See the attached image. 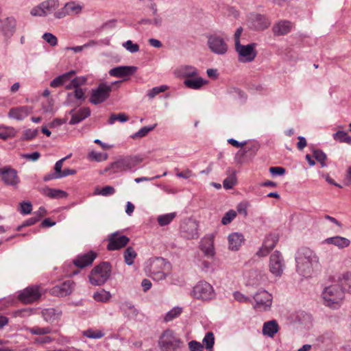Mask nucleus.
I'll return each mask as SVG.
<instances>
[{"instance_id":"nucleus-1","label":"nucleus","mask_w":351,"mask_h":351,"mask_svg":"<svg viewBox=\"0 0 351 351\" xmlns=\"http://www.w3.org/2000/svg\"><path fill=\"white\" fill-rule=\"evenodd\" d=\"M296 271L306 278L317 276L322 271L319 258L315 252L308 247H302L295 254Z\"/></svg>"},{"instance_id":"nucleus-2","label":"nucleus","mask_w":351,"mask_h":351,"mask_svg":"<svg viewBox=\"0 0 351 351\" xmlns=\"http://www.w3.org/2000/svg\"><path fill=\"white\" fill-rule=\"evenodd\" d=\"M160 351H182L184 347V341L172 330H165L158 339Z\"/></svg>"},{"instance_id":"nucleus-3","label":"nucleus","mask_w":351,"mask_h":351,"mask_svg":"<svg viewBox=\"0 0 351 351\" xmlns=\"http://www.w3.org/2000/svg\"><path fill=\"white\" fill-rule=\"evenodd\" d=\"M324 304L331 308H339L345 298L343 291L338 285H332L324 288L322 293Z\"/></svg>"},{"instance_id":"nucleus-4","label":"nucleus","mask_w":351,"mask_h":351,"mask_svg":"<svg viewBox=\"0 0 351 351\" xmlns=\"http://www.w3.org/2000/svg\"><path fill=\"white\" fill-rule=\"evenodd\" d=\"M143 159L138 156H127L119 158L104 169V172L111 171L119 173L122 171H134L136 167L142 162Z\"/></svg>"},{"instance_id":"nucleus-5","label":"nucleus","mask_w":351,"mask_h":351,"mask_svg":"<svg viewBox=\"0 0 351 351\" xmlns=\"http://www.w3.org/2000/svg\"><path fill=\"white\" fill-rule=\"evenodd\" d=\"M111 269V265L108 262H102L95 266L88 276L90 284L95 286L104 285L110 276Z\"/></svg>"},{"instance_id":"nucleus-6","label":"nucleus","mask_w":351,"mask_h":351,"mask_svg":"<svg viewBox=\"0 0 351 351\" xmlns=\"http://www.w3.org/2000/svg\"><path fill=\"white\" fill-rule=\"evenodd\" d=\"M169 266L168 263L161 257L152 258L148 262L147 269L152 278L155 280H164L167 275L165 269Z\"/></svg>"},{"instance_id":"nucleus-7","label":"nucleus","mask_w":351,"mask_h":351,"mask_svg":"<svg viewBox=\"0 0 351 351\" xmlns=\"http://www.w3.org/2000/svg\"><path fill=\"white\" fill-rule=\"evenodd\" d=\"M257 44L251 43L247 45L238 43L234 46L235 51L237 53L238 60L242 63H249L253 62L257 56L256 50Z\"/></svg>"},{"instance_id":"nucleus-8","label":"nucleus","mask_w":351,"mask_h":351,"mask_svg":"<svg viewBox=\"0 0 351 351\" xmlns=\"http://www.w3.org/2000/svg\"><path fill=\"white\" fill-rule=\"evenodd\" d=\"M207 46L210 51L217 55H224L228 49L226 39L219 34H211L206 36Z\"/></svg>"},{"instance_id":"nucleus-9","label":"nucleus","mask_w":351,"mask_h":351,"mask_svg":"<svg viewBox=\"0 0 351 351\" xmlns=\"http://www.w3.org/2000/svg\"><path fill=\"white\" fill-rule=\"evenodd\" d=\"M193 296L202 300H211L215 297L214 289L206 281L199 282L193 289Z\"/></svg>"},{"instance_id":"nucleus-10","label":"nucleus","mask_w":351,"mask_h":351,"mask_svg":"<svg viewBox=\"0 0 351 351\" xmlns=\"http://www.w3.org/2000/svg\"><path fill=\"white\" fill-rule=\"evenodd\" d=\"M111 91L112 84L101 83L97 88L92 90L90 102L95 105L103 103L109 97Z\"/></svg>"},{"instance_id":"nucleus-11","label":"nucleus","mask_w":351,"mask_h":351,"mask_svg":"<svg viewBox=\"0 0 351 351\" xmlns=\"http://www.w3.org/2000/svg\"><path fill=\"white\" fill-rule=\"evenodd\" d=\"M253 298L255 301L254 308L258 311H267L272 304L273 297L268 291L262 289L256 292Z\"/></svg>"},{"instance_id":"nucleus-12","label":"nucleus","mask_w":351,"mask_h":351,"mask_svg":"<svg viewBox=\"0 0 351 351\" xmlns=\"http://www.w3.org/2000/svg\"><path fill=\"white\" fill-rule=\"evenodd\" d=\"M58 7V0H46L32 8L30 13L34 16H46L54 12Z\"/></svg>"},{"instance_id":"nucleus-13","label":"nucleus","mask_w":351,"mask_h":351,"mask_svg":"<svg viewBox=\"0 0 351 351\" xmlns=\"http://www.w3.org/2000/svg\"><path fill=\"white\" fill-rule=\"evenodd\" d=\"M285 264L283 256L279 251H275L269 258V271L276 277H280L283 273Z\"/></svg>"},{"instance_id":"nucleus-14","label":"nucleus","mask_w":351,"mask_h":351,"mask_svg":"<svg viewBox=\"0 0 351 351\" xmlns=\"http://www.w3.org/2000/svg\"><path fill=\"white\" fill-rule=\"evenodd\" d=\"M41 295L39 286H29L21 291L19 295V299L25 304H31L38 300Z\"/></svg>"},{"instance_id":"nucleus-15","label":"nucleus","mask_w":351,"mask_h":351,"mask_svg":"<svg viewBox=\"0 0 351 351\" xmlns=\"http://www.w3.org/2000/svg\"><path fill=\"white\" fill-rule=\"evenodd\" d=\"M0 174L5 184L17 189L20 183L18 172L14 169L5 167L0 168Z\"/></svg>"},{"instance_id":"nucleus-16","label":"nucleus","mask_w":351,"mask_h":351,"mask_svg":"<svg viewBox=\"0 0 351 351\" xmlns=\"http://www.w3.org/2000/svg\"><path fill=\"white\" fill-rule=\"evenodd\" d=\"M107 249L110 251L119 250L128 243L130 239L124 235H120L118 232H114L109 235Z\"/></svg>"},{"instance_id":"nucleus-17","label":"nucleus","mask_w":351,"mask_h":351,"mask_svg":"<svg viewBox=\"0 0 351 351\" xmlns=\"http://www.w3.org/2000/svg\"><path fill=\"white\" fill-rule=\"evenodd\" d=\"M82 7L75 1L66 3L63 8L54 12L56 19H62L69 15H76L81 12Z\"/></svg>"},{"instance_id":"nucleus-18","label":"nucleus","mask_w":351,"mask_h":351,"mask_svg":"<svg viewBox=\"0 0 351 351\" xmlns=\"http://www.w3.org/2000/svg\"><path fill=\"white\" fill-rule=\"evenodd\" d=\"M74 289V283L71 280L65 281L52 287L49 292L56 297H65L70 295Z\"/></svg>"},{"instance_id":"nucleus-19","label":"nucleus","mask_w":351,"mask_h":351,"mask_svg":"<svg viewBox=\"0 0 351 351\" xmlns=\"http://www.w3.org/2000/svg\"><path fill=\"white\" fill-rule=\"evenodd\" d=\"M33 111V108L29 106H22L11 108L8 114L10 119L17 121H22L30 114Z\"/></svg>"},{"instance_id":"nucleus-20","label":"nucleus","mask_w":351,"mask_h":351,"mask_svg":"<svg viewBox=\"0 0 351 351\" xmlns=\"http://www.w3.org/2000/svg\"><path fill=\"white\" fill-rule=\"evenodd\" d=\"M294 25L288 20H280L272 27V32L274 36H280L288 34L292 30Z\"/></svg>"},{"instance_id":"nucleus-21","label":"nucleus","mask_w":351,"mask_h":351,"mask_svg":"<svg viewBox=\"0 0 351 351\" xmlns=\"http://www.w3.org/2000/svg\"><path fill=\"white\" fill-rule=\"evenodd\" d=\"M181 230L183 236L187 239H195L199 237L198 225L195 221L189 220L184 223Z\"/></svg>"},{"instance_id":"nucleus-22","label":"nucleus","mask_w":351,"mask_h":351,"mask_svg":"<svg viewBox=\"0 0 351 351\" xmlns=\"http://www.w3.org/2000/svg\"><path fill=\"white\" fill-rule=\"evenodd\" d=\"M252 28L256 30H264L267 29L271 24L269 19L260 14H252L250 18Z\"/></svg>"},{"instance_id":"nucleus-23","label":"nucleus","mask_w":351,"mask_h":351,"mask_svg":"<svg viewBox=\"0 0 351 351\" xmlns=\"http://www.w3.org/2000/svg\"><path fill=\"white\" fill-rule=\"evenodd\" d=\"M137 70L134 66H119L111 69L109 75L115 77H123L133 75Z\"/></svg>"},{"instance_id":"nucleus-24","label":"nucleus","mask_w":351,"mask_h":351,"mask_svg":"<svg viewBox=\"0 0 351 351\" xmlns=\"http://www.w3.org/2000/svg\"><path fill=\"white\" fill-rule=\"evenodd\" d=\"M174 73L178 77L189 79L196 77L198 75V71L195 66L191 65H180L176 68Z\"/></svg>"},{"instance_id":"nucleus-25","label":"nucleus","mask_w":351,"mask_h":351,"mask_svg":"<svg viewBox=\"0 0 351 351\" xmlns=\"http://www.w3.org/2000/svg\"><path fill=\"white\" fill-rule=\"evenodd\" d=\"M97 254L90 251L88 253L79 255L74 261L73 263L75 266L80 268H84L86 266L91 265L93 261L95 259Z\"/></svg>"},{"instance_id":"nucleus-26","label":"nucleus","mask_w":351,"mask_h":351,"mask_svg":"<svg viewBox=\"0 0 351 351\" xmlns=\"http://www.w3.org/2000/svg\"><path fill=\"white\" fill-rule=\"evenodd\" d=\"M62 315V311L53 308H45L41 311V316L44 320L52 324L58 321Z\"/></svg>"},{"instance_id":"nucleus-27","label":"nucleus","mask_w":351,"mask_h":351,"mask_svg":"<svg viewBox=\"0 0 351 351\" xmlns=\"http://www.w3.org/2000/svg\"><path fill=\"white\" fill-rule=\"evenodd\" d=\"M228 247L232 251H237L244 241V237L239 232H233L228 237Z\"/></svg>"},{"instance_id":"nucleus-28","label":"nucleus","mask_w":351,"mask_h":351,"mask_svg":"<svg viewBox=\"0 0 351 351\" xmlns=\"http://www.w3.org/2000/svg\"><path fill=\"white\" fill-rule=\"evenodd\" d=\"M200 249L207 257H213L215 254L213 238L211 237H204L202 240Z\"/></svg>"},{"instance_id":"nucleus-29","label":"nucleus","mask_w":351,"mask_h":351,"mask_svg":"<svg viewBox=\"0 0 351 351\" xmlns=\"http://www.w3.org/2000/svg\"><path fill=\"white\" fill-rule=\"evenodd\" d=\"M16 21L14 17H8L1 26V31L5 37H11L16 30Z\"/></svg>"},{"instance_id":"nucleus-30","label":"nucleus","mask_w":351,"mask_h":351,"mask_svg":"<svg viewBox=\"0 0 351 351\" xmlns=\"http://www.w3.org/2000/svg\"><path fill=\"white\" fill-rule=\"evenodd\" d=\"M208 81L201 77H193L189 79H185L183 84L184 85L191 89L199 90L203 86L206 84Z\"/></svg>"},{"instance_id":"nucleus-31","label":"nucleus","mask_w":351,"mask_h":351,"mask_svg":"<svg viewBox=\"0 0 351 351\" xmlns=\"http://www.w3.org/2000/svg\"><path fill=\"white\" fill-rule=\"evenodd\" d=\"M338 283L343 293H351V272L347 271L338 277Z\"/></svg>"},{"instance_id":"nucleus-32","label":"nucleus","mask_w":351,"mask_h":351,"mask_svg":"<svg viewBox=\"0 0 351 351\" xmlns=\"http://www.w3.org/2000/svg\"><path fill=\"white\" fill-rule=\"evenodd\" d=\"M324 243L326 244H332L339 249H343L350 245V241L346 237L335 236L327 238L325 239Z\"/></svg>"},{"instance_id":"nucleus-33","label":"nucleus","mask_w":351,"mask_h":351,"mask_svg":"<svg viewBox=\"0 0 351 351\" xmlns=\"http://www.w3.org/2000/svg\"><path fill=\"white\" fill-rule=\"evenodd\" d=\"M263 276L257 270H251L246 275L247 285L250 286H258L261 284Z\"/></svg>"},{"instance_id":"nucleus-34","label":"nucleus","mask_w":351,"mask_h":351,"mask_svg":"<svg viewBox=\"0 0 351 351\" xmlns=\"http://www.w3.org/2000/svg\"><path fill=\"white\" fill-rule=\"evenodd\" d=\"M279 326L276 320H271L264 323L263 326V334L269 337H274L278 332Z\"/></svg>"},{"instance_id":"nucleus-35","label":"nucleus","mask_w":351,"mask_h":351,"mask_svg":"<svg viewBox=\"0 0 351 351\" xmlns=\"http://www.w3.org/2000/svg\"><path fill=\"white\" fill-rule=\"evenodd\" d=\"M90 114V110L88 108H82L77 110L75 114H72L71 119L69 121L70 125H75L85 119Z\"/></svg>"},{"instance_id":"nucleus-36","label":"nucleus","mask_w":351,"mask_h":351,"mask_svg":"<svg viewBox=\"0 0 351 351\" xmlns=\"http://www.w3.org/2000/svg\"><path fill=\"white\" fill-rule=\"evenodd\" d=\"M75 73V71H71L60 75L54 78L51 82L50 86L52 88H58L63 85L66 81L69 80L71 77Z\"/></svg>"},{"instance_id":"nucleus-37","label":"nucleus","mask_w":351,"mask_h":351,"mask_svg":"<svg viewBox=\"0 0 351 351\" xmlns=\"http://www.w3.org/2000/svg\"><path fill=\"white\" fill-rule=\"evenodd\" d=\"M42 193L52 199L63 198L66 196V193L60 189L51 188H45L42 190Z\"/></svg>"},{"instance_id":"nucleus-38","label":"nucleus","mask_w":351,"mask_h":351,"mask_svg":"<svg viewBox=\"0 0 351 351\" xmlns=\"http://www.w3.org/2000/svg\"><path fill=\"white\" fill-rule=\"evenodd\" d=\"M137 254L132 247H127L123 252L124 261L128 265H133Z\"/></svg>"},{"instance_id":"nucleus-39","label":"nucleus","mask_w":351,"mask_h":351,"mask_svg":"<svg viewBox=\"0 0 351 351\" xmlns=\"http://www.w3.org/2000/svg\"><path fill=\"white\" fill-rule=\"evenodd\" d=\"M32 335H45L51 333L52 329L49 326L39 327L34 326L27 329Z\"/></svg>"},{"instance_id":"nucleus-40","label":"nucleus","mask_w":351,"mask_h":351,"mask_svg":"<svg viewBox=\"0 0 351 351\" xmlns=\"http://www.w3.org/2000/svg\"><path fill=\"white\" fill-rule=\"evenodd\" d=\"M16 131L12 127L0 128V138L7 140L16 136Z\"/></svg>"},{"instance_id":"nucleus-41","label":"nucleus","mask_w":351,"mask_h":351,"mask_svg":"<svg viewBox=\"0 0 351 351\" xmlns=\"http://www.w3.org/2000/svg\"><path fill=\"white\" fill-rule=\"evenodd\" d=\"M93 298L97 302H106L111 298V294L109 291L102 289L94 293Z\"/></svg>"},{"instance_id":"nucleus-42","label":"nucleus","mask_w":351,"mask_h":351,"mask_svg":"<svg viewBox=\"0 0 351 351\" xmlns=\"http://www.w3.org/2000/svg\"><path fill=\"white\" fill-rule=\"evenodd\" d=\"M176 215V213H170L165 215H159L157 221L160 226H165L169 224Z\"/></svg>"},{"instance_id":"nucleus-43","label":"nucleus","mask_w":351,"mask_h":351,"mask_svg":"<svg viewBox=\"0 0 351 351\" xmlns=\"http://www.w3.org/2000/svg\"><path fill=\"white\" fill-rule=\"evenodd\" d=\"M313 157L320 163L322 167H326V160L327 159L326 154L321 149H314L312 151Z\"/></svg>"},{"instance_id":"nucleus-44","label":"nucleus","mask_w":351,"mask_h":351,"mask_svg":"<svg viewBox=\"0 0 351 351\" xmlns=\"http://www.w3.org/2000/svg\"><path fill=\"white\" fill-rule=\"evenodd\" d=\"M202 341L208 351H213L215 343V337L212 332H206Z\"/></svg>"},{"instance_id":"nucleus-45","label":"nucleus","mask_w":351,"mask_h":351,"mask_svg":"<svg viewBox=\"0 0 351 351\" xmlns=\"http://www.w3.org/2000/svg\"><path fill=\"white\" fill-rule=\"evenodd\" d=\"M182 312V308L178 306L174 307L168 311L164 317L166 322H169L179 317Z\"/></svg>"},{"instance_id":"nucleus-46","label":"nucleus","mask_w":351,"mask_h":351,"mask_svg":"<svg viewBox=\"0 0 351 351\" xmlns=\"http://www.w3.org/2000/svg\"><path fill=\"white\" fill-rule=\"evenodd\" d=\"M156 126V124H154L151 126H145L141 128L138 132L133 134L131 137L134 139L141 138L147 135V134L152 131Z\"/></svg>"},{"instance_id":"nucleus-47","label":"nucleus","mask_w":351,"mask_h":351,"mask_svg":"<svg viewBox=\"0 0 351 351\" xmlns=\"http://www.w3.org/2000/svg\"><path fill=\"white\" fill-rule=\"evenodd\" d=\"M129 120V117L125 113H119V114H111L109 119L108 123L110 125H112L115 123V121H119L121 123L126 122Z\"/></svg>"},{"instance_id":"nucleus-48","label":"nucleus","mask_w":351,"mask_h":351,"mask_svg":"<svg viewBox=\"0 0 351 351\" xmlns=\"http://www.w3.org/2000/svg\"><path fill=\"white\" fill-rule=\"evenodd\" d=\"M278 237L274 234H268L263 242L264 246L267 247L269 250H271L278 242Z\"/></svg>"},{"instance_id":"nucleus-49","label":"nucleus","mask_w":351,"mask_h":351,"mask_svg":"<svg viewBox=\"0 0 351 351\" xmlns=\"http://www.w3.org/2000/svg\"><path fill=\"white\" fill-rule=\"evenodd\" d=\"M83 335L90 339H101L104 336V332L102 330L93 329H88L83 332Z\"/></svg>"},{"instance_id":"nucleus-50","label":"nucleus","mask_w":351,"mask_h":351,"mask_svg":"<svg viewBox=\"0 0 351 351\" xmlns=\"http://www.w3.org/2000/svg\"><path fill=\"white\" fill-rule=\"evenodd\" d=\"M88 158L90 160H95L97 162H102V161L106 160L108 158V154L93 151L88 154Z\"/></svg>"},{"instance_id":"nucleus-51","label":"nucleus","mask_w":351,"mask_h":351,"mask_svg":"<svg viewBox=\"0 0 351 351\" xmlns=\"http://www.w3.org/2000/svg\"><path fill=\"white\" fill-rule=\"evenodd\" d=\"M167 89H168V86H166V85H162V86H156V87H154L153 88H152L151 90H149L147 92V95L149 97V99H153L158 94H159L160 93H162V92H165Z\"/></svg>"},{"instance_id":"nucleus-52","label":"nucleus","mask_w":351,"mask_h":351,"mask_svg":"<svg viewBox=\"0 0 351 351\" xmlns=\"http://www.w3.org/2000/svg\"><path fill=\"white\" fill-rule=\"evenodd\" d=\"M237 217V212L234 210H228L223 217L221 223L223 225H228L230 223Z\"/></svg>"},{"instance_id":"nucleus-53","label":"nucleus","mask_w":351,"mask_h":351,"mask_svg":"<svg viewBox=\"0 0 351 351\" xmlns=\"http://www.w3.org/2000/svg\"><path fill=\"white\" fill-rule=\"evenodd\" d=\"M123 47L129 52L134 53L139 51V45L129 40L123 43Z\"/></svg>"},{"instance_id":"nucleus-54","label":"nucleus","mask_w":351,"mask_h":351,"mask_svg":"<svg viewBox=\"0 0 351 351\" xmlns=\"http://www.w3.org/2000/svg\"><path fill=\"white\" fill-rule=\"evenodd\" d=\"M97 43L94 40H90L87 43L82 45V46H76V47H66V50H71L74 51L75 53H79L82 51L84 49H86L88 47H93L96 45Z\"/></svg>"},{"instance_id":"nucleus-55","label":"nucleus","mask_w":351,"mask_h":351,"mask_svg":"<svg viewBox=\"0 0 351 351\" xmlns=\"http://www.w3.org/2000/svg\"><path fill=\"white\" fill-rule=\"evenodd\" d=\"M43 38L51 47H54L58 44V39L56 36L51 33H45L43 35Z\"/></svg>"},{"instance_id":"nucleus-56","label":"nucleus","mask_w":351,"mask_h":351,"mask_svg":"<svg viewBox=\"0 0 351 351\" xmlns=\"http://www.w3.org/2000/svg\"><path fill=\"white\" fill-rule=\"evenodd\" d=\"M190 351H204V346L199 341L192 340L188 343Z\"/></svg>"},{"instance_id":"nucleus-57","label":"nucleus","mask_w":351,"mask_h":351,"mask_svg":"<svg viewBox=\"0 0 351 351\" xmlns=\"http://www.w3.org/2000/svg\"><path fill=\"white\" fill-rule=\"evenodd\" d=\"M233 296L235 300L241 303H251L252 300L250 298L245 296L239 291H235L233 293Z\"/></svg>"},{"instance_id":"nucleus-58","label":"nucleus","mask_w":351,"mask_h":351,"mask_svg":"<svg viewBox=\"0 0 351 351\" xmlns=\"http://www.w3.org/2000/svg\"><path fill=\"white\" fill-rule=\"evenodd\" d=\"M71 156V154H69L67 156L58 160L56 164H55V166H54V172L60 176V178H61V174L62 173V165H63V162L65 160L69 158Z\"/></svg>"},{"instance_id":"nucleus-59","label":"nucleus","mask_w":351,"mask_h":351,"mask_svg":"<svg viewBox=\"0 0 351 351\" xmlns=\"http://www.w3.org/2000/svg\"><path fill=\"white\" fill-rule=\"evenodd\" d=\"M32 205L29 202H23L21 203L20 212L23 215H28L31 213Z\"/></svg>"},{"instance_id":"nucleus-60","label":"nucleus","mask_w":351,"mask_h":351,"mask_svg":"<svg viewBox=\"0 0 351 351\" xmlns=\"http://www.w3.org/2000/svg\"><path fill=\"white\" fill-rule=\"evenodd\" d=\"M115 193V189L111 186H106L103 187L97 193L102 196H108L113 195Z\"/></svg>"},{"instance_id":"nucleus-61","label":"nucleus","mask_w":351,"mask_h":351,"mask_svg":"<svg viewBox=\"0 0 351 351\" xmlns=\"http://www.w3.org/2000/svg\"><path fill=\"white\" fill-rule=\"evenodd\" d=\"M38 130L36 129H28L23 132V139L31 140L36 137L38 134Z\"/></svg>"},{"instance_id":"nucleus-62","label":"nucleus","mask_w":351,"mask_h":351,"mask_svg":"<svg viewBox=\"0 0 351 351\" xmlns=\"http://www.w3.org/2000/svg\"><path fill=\"white\" fill-rule=\"evenodd\" d=\"M348 133L343 131H337L332 134L333 138L340 143H344Z\"/></svg>"},{"instance_id":"nucleus-63","label":"nucleus","mask_w":351,"mask_h":351,"mask_svg":"<svg viewBox=\"0 0 351 351\" xmlns=\"http://www.w3.org/2000/svg\"><path fill=\"white\" fill-rule=\"evenodd\" d=\"M74 96L77 99H84V92L83 90L80 88H75L74 93H68V97H72Z\"/></svg>"},{"instance_id":"nucleus-64","label":"nucleus","mask_w":351,"mask_h":351,"mask_svg":"<svg viewBox=\"0 0 351 351\" xmlns=\"http://www.w3.org/2000/svg\"><path fill=\"white\" fill-rule=\"evenodd\" d=\"M86 79L84 77H77L71 80L72 86L74 88H80V86L86 83Z\"/></svg>"}]
</instances>
